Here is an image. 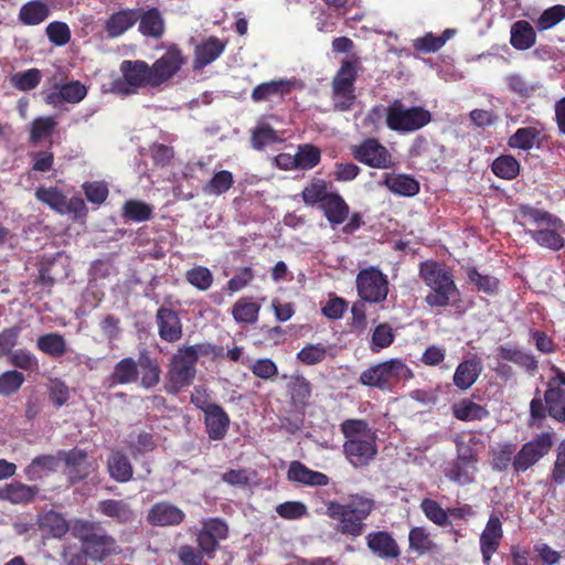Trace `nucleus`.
I'll use <instances>...</instances> for the list:
<instances>
[{"mask_svg": "<svg viewBox=\"0 0 565 565\" xmlns=\"http://www.w3.org/2000/svg\"><path fill=\"white\" fill-rule=\"evenodd\" d=\"M515 217L526 228L525 233L540 246L552 250L564 247L565 228L558 217L529 205H521Z\"/></svg>", "mask_w": 565, "mask_h": 565, "instance_id": "nucleus-1", "label": "nucleus"}, {"mask_svg": "<svg viewBox=\"0 0 565 565\" xmlns=\"http://www.w3.org/2000/svg\"><path fill=\"white\" fill-rule=\"evenodd\" d=\"M344 435L343 452L353 467L369 465L377 454L376 434L362 419H347L341 424Z\"/></svg>", "mask_w": 565, "mask_h": 565, "instance_id": "nucleus-2", "label": "nucleus"}, {"mask_svg": "<svg viewBox=\"0 0 565 565\" xmlns=\"http://www.w3.org/2000/svg\"><path fill=\"white\" fill-rule=\"evenodd\" d=\"M419 277L429 288L425 302L431 308H445L459 297L458 288L449 268L435 260L419 265Z\"/></svg>", "mask_w": 565, "mask_h": 565, "instance_id": "nucleus-3", "label": "nucleus"}, {"mask_svg": "<svg viewBox=\"0 0 565 565\" xmlns=\"http://www.w3.org/2000/svg\"><path fill=\"white\" fill-rule=\"evenodd\" d=\"M373 507L371 499L356 494L344 503L330 502L327 514L338 522V531L351 536H360L364 531L363 521L370 515Z\"/></svg>", "mask_w": 565, "mask_h": 565, "instance_id": "nucleus-4", "label": "nucleus"}, {"mask_svg": "<svg viewBox=\"0 0 565 565\" xmlns=\"http://www.w3.org/2000/svg\"><path fill=\"white\" fill-rule=\"evenodd\" d=\"M215 352L216 348L206 343L180 348L173 355L168 372L171 388L179 391L189 386L195 375V364L199 355H209Z\"/></svg>", "mask_w": 565, "mask_h": 565, "instance_id": "nucleus-5", "label": "nucleus"}, {"mask_svg": "<svg viewBox=\"0 0 565 565\" xmlns=\"http://www.w3.org/2000/svg\"><path fill=\"white\" fill-rule=\"evenodd\" d=\"M413 376L408 366L399 359L374 364L360 374V382L365 386L382 391L392 390L399 381Z\"/></svg>", "mask_w": 565, "mask_h": 565, "instance_id": "nucleus-6", "label": "nucleus"}, {"mask_svg": "<svg viewBox=\"0 0 565 565\" xmlns=\"http://www.w3.org/2000/svg\"><path fill=\"white\" fill-rule=\"evenodd\" d=\"M431 119L430 113L423 107L407 108L401 100H395L386 109V124L390 129L411 132L420 129Z\"/></svg>", "mask_w": 565, "mask_h": 565, "instance_id": "nucleus-7", "label": "nucleus"}, {"mask_svg": "<svg viewBox=\"0 0 565 565\" xmlns=\"http://www.w3.org/2000/svg\"><path fill=\"white\" fill-rule=\"evenodd\" d=\"M121 77L114 82L113 92L120 96L132 95L143 87H152L149 65L143 61H124Z\"/></svg>", "mask_w": 565, "mask_h": 565, "instance_id": "nucleus-8", "label": "nucleus"}, {"mask_svg": "<svg viewBox=\"0 0 565 565\" xmlns=\"http://www.w3.org/2000/svg\"><path fill=\"white\" fill-rule=\"evenodd\" d=\"M75 531L82 541L83 551L95 561H103L118 552L115 540L93 523L81 524Z\"/></svg>", "mask_w": 565, "mask_h": 565, "instance_id": "nucleus-9", "label": "nucleus"}, {"mask_svg": "<svg viewBox=\"0 0 565 565\" xmlns=\"http://www.w3.org/2000/svg\"><path fill=\"white\" fill-rule=\"evenodd\" d=\"M356 67L354 62L345 60L332 81V102L338 111H348L355 102L354 82Z\"/></svg>", "mask_w": 565, "mask_h": 565, "instance_id": "nucleus-10", "label": "nucleus"}, {"mask_svg": "<svg viewBox=\"0 0 565 565\" xmlns=\"http://www.w3.org/2000/svg\"><path fill=\"white\" fill-rule=\"evenodd\" d=\"M356 290L360 298L371 303L383 302L388 294V280L375 266L359 271L356 276Z\"/></svg>", "mask_w": 565, "mask_h": 565, "instance_id": "nucleus-11", "label": "nucleus"}, {"mask_svg": "<svg viewBox=\"0 0 565 565\" xmlns=\"http://www.w3.org/2000/svg\"><path fill=\"white\" fill-rule=\"evenodd\" d=\"M553 446L551 433H542L524 444L515 455L512 465L516 472H524L543 458Z\"/></svg>", "mask_w": 565, "mask_h": 565, "instance_id": "nucleus-12", "label": "nucleus"}, {"mask_svg": "<svg viewBox=\"0 0 565 565\" xmlns=\"http://www.w3.org/2000/svg\"><path fill=\"white\" fill-rule=\"evenodd\" d=\"M183 63L184 58L180 50L170 47L160 58L149 66L152 87L160 86L173 77L180 71Z\"/></svg>", "mask_w": 565, "mask_h": 565, "instance_id": "nucleus-13", "label": "nucleus"}, {"mask_svg": "<svg viewBox=\"0 0 565 565\" xmlns=\"http://www.w3.org/2000/svg\"><path fill=\"white\" fill-rule=\"evenodd\" d=\"M354 158L370 167L386 169L392 162L390 152L375 139H367L353 149Z\"/></svg>", "mask_w": 565, "mask_h": 565, "instance_id": "nucleus-14", "label": "nucleus"}, {"mask_svg": "<svg viewBox=\"0 0 565 565\" xmlns=\"http://www.w3.org/2000/svg\"><path fill=\"white\" fill-rule=\"evenodd\" d=\"M192 402L196 403L204 411L209 437L213 440L223 439L230 426V418L224 409L216 404L203 406L199 404V399L194 395H192Z\"/></svg>", "mask_w": 565, "mask_h": 565, "instance_id": "nucleus-15", "label": "nucleus"}, {"mask_svg": "<svg viewBox=\"0 0 565 565\" xmlns=\"http://www.w3.org/2000/svg\"><path fill=\"white\" fill-rule=\"evenodd\" d=\"M502 537V523L497 514H491L480 535V552L486 565L490 564L491 557L498 551Z\"/></svg>", "mask_w": 565, "mask_h": 565, "instance_id": "nucleus-16", "label": "nucleus"}, {"mask_svg": "<svg viewBox=\"0 0 565 565\" xmlns=\"http://www.w3.org/2000/svg\"><path fill=\"white\" fill-rule=\"evenodd\" d=\"M185 513L177 505L161 501L153 504L147 515V521L153 526H175L183 522Z\"/></svg>", "mask_w": 565, "mask_h": 565, "instance_id": "nucleus-17", "label": "nucleus"}, {"mask_svg": "<svg viewBox=\"0 0 565 565\" xmlns=\"http://www.w3.org/2000/svg\"><path fill=\"white\" fill-rule=\"evenodd\" d=\"M545 401L548 414L559 420L565 422V375L553 379L545 393Z\"/></svg>", "mask_w": 565, "mask_h": 565, "instance_id": "nucleus-18", "label": "nucleus"}, {"mask_svg": "<svg viewBox=\"0 0 565 565\" xmlns=\"http://www.w3.org/2000/svg\"><path fill=\"white\" fill-rule=\"evenodd\" d=\"M87 88L78 81H72L62 85H56L55 90L49 93L45 102L50 105H58L62 100L76 104L85 98Z\"/></svg>", "mask_w": 565, "mask_h": 565, "instance_id": "nucleus-19", "label": "nucleus"}, {"mask_svg": "<svg viewBox=\"0 0 565 565\" xmlns=\"http://www.w3.org/2000/svg\"><path fill=\"white\" fill-rule=\"evenodd\" d=\"M367 547L381 558H397L399 547L392 535L384 531L373 532L366 536Z\"/></svg>", "mask_w": 565, "mask_h": 565, "instance_id": "nucleus-20", "label": "nucleus"}, {"mask_svg": "<svg viewBox=\"0 0 565 565\" xmlns=\"http://www.w3.org/2000/svg\"><path fill=\"white\" fill-rule=\"evenodd\" d=\"M159 335L168 342H175L182 337V327L178 315L171 309L160 308L157 311Z\"/></svg>", "mask_w": 565, "mask_h": 565, "instance_id": "nucleus-21", "label": "nucleus"}, {"mask_svg": "<svg viewBox=\"0 0 565 565\" xmlns=\"http://www.w3.org/2000/svg\"><path fill=\"white\" fill-rule=\"evenodd\" d=\"M292 88V82L276 79L257 85L252 92V99L256 103L281 98Z\"/></svg>", "mask_w": 565, "mask_h": 565, "instance_id": "nucleus-22", "label": "nucleus"}, {"mask_svg": "<svg viewBox=\"0 0 565 565\" xmlns=\"http://www.w3.org/2000/svg\"><path fill=\"white\" fill-rule=\"evenodd\" d=\"M288 479L311 487L329 484V477L327 475L310 470L299 461H292L290 463Z\"/></svg>", "mask_w": 565, "mask_h": 565, "instance_id": "nucleus-23", "label": "nucleus"}, {"mask_svg": "<svg viewBox=\"0 0 565 565\" xmlns=\"http://www.w3.org/2000/svg\"><path fill=\"white\" fill-rule=\"evenodd\" d=\"M139 19V11L122 10L109 17L105 30L109 38H118L129 30Z\"/></svg>", "mask_w": 565, "mask_h": 565, "instance_id": "nucleus-24", "label": "nucleus"}, {"mask_svg": "<svg viewBox=\"0 0 565 565\" xmlns=\"http://www.w3.org/2000/svg\"><path fill=\"white\" fill-rule=\"evenodd\" d=\"M482 372V364L478 359L461 362L454 374V384L460 390L471 387Z\"/></svg>", "mask_w": 565, "mask_h": 565, "instance_id": "nucleus-25", "label": "nucleus"}, {"mask_svg": "<svg viewBox=\"0 0 565 565\" xmlns=\"http://www.w3.org/2000/svg\"><path fill=\"white\" fill-rule=\"evenodd\" d=\"M36 487L26 486L21 482H11L0 488V499L12 504H24L31 502L38 494Z\"/></svg>", "mask_w": 565, "mask_h": 565, "instance_id": "nucleus-26", "label": "nucleus"}, {"mask_svg": "<svg viewBox=\"0 0 565 565\" xmlns=\"http://www.w3.org/2000/svg\"><path fill=\"white\" fill-rule=\"evenodd\" d=\"M97 511L118 523H127L134 520L135 513L129 503L124 500H103L97 505Z\"/></svg>", "mask_w": 565, "mask_h": 565, "instance_id": "nucleus-27", "label": "nucleus"}, {"mask_svg": "<svg viewBox=\"0 0 565 565\" xmlns=\"http://www.w3.org/2000/svg\"><path fill=\"white\" fill-rule=\"evenodd\" d=\"M107 470L117 482H127L132 478V466L128 457L120 451H111L107 458Z\"/></svg>", "mask_w": 565, "mask_h": 565, "instance_id": "nucleus-28", "label": "nucleus"}, {"mask_svg": "<svg viewBox=\"0 0 565 565\" xmlns=\"http://www.w3.org/2000/svg\"><path fill=\"white\" fill-rule=\"evenodd\" d=\"M224 51V43L216 38H210L195 49L194 68H202L215 61Z\"/></svg>", "mask_w": 565, "mask_h": 565, "instance_id": "nucleus-29", "label": "nucleus"}, {"mask_svg": "<svg viewBox=\"0 0 565 565\" xmlns=\"http://www.w3.org/2000/svg\"><path fill=\"white\" fill-rule=\"evenodd\" d=\"M139 31L142 35L159 39L164 32V21L158 9L139 13Z\"/></svg>", "mask_w": 565, "mask_h": 565, "instance_id": "nucleus-30", "label": "nucleus"}, {"mask_svg": "<svg viewBox=\"0 0 565 565\" xmlns=\"http://www.w3.org/2000/svg\"><path fill=\"white\" fill-rule=\"evenodd\" d=\"M498 359L512 362L526 371H533L537 367L535 358L519 348L501 345L498 348Z\"/></svg>", "mask_w": 565, "mask_h": 565, "instance_id": "nucleus-31", "label": "nucleus"}, {"mask_svg": "<svg viewBox=\"0 0 565 565\" xmlns=\"http://www.w3.org/2000/svg\"><path fill=\"white\" fill-rule=\"evenodd\" d=\"M535 39V31L527 21L520 20L512 24L510 43L513 47L527 50L534 45Z\"/></svg>", "mask_w": 565, "mask_h": 565, "instance_id": "nucleus-32", "label": "nucleus"}, {"mask_svg": "<svg viewBox=\"0 0 565 565\" xmlns=\"http://www.w3.org/2000/svg\"><path fill=\"white\" fill-rule=\"evenodd\" d=\"M321 209L332 225H339L343 223L349 215L348 204L337 193H330L321 205Z\"/></svg>", "mask_w": 565, "mask_h": 565, "instance_id": "nucleus-33", "label": "nucleus"}, {"mask_svg": "<svg viewBox=\"0 0 565 565\" xmlns=\"http://www.w3.org/2000/svg\"><path fill=\"white\" fill-rule=\"evenodd\" d=\"M479 438L473 434H463L456 439L457 460L462 465H475L478 457Z\"/></svg>", "mask_w": 565, "mask_h": 565, "instance_id": "nucleus-34", "label": "nucleus"}, {"mask_svg": "<svg viewBox=\"0 0 565 565\" xmlns=\"http://www.w3.org/2000/svg\"><path fill=\"white\" fill-rule=\"evenodd\" d=\"M60 460L52 455L35 457L25 468L24 473L31 481L41 479L45 473L56 470Z\"/></svg>", "mask_w": 565, "mask_h": 565, "instance_id": "nucleus-35", "label": "nucleus"}, {"mask_svg": "<svg viewBox=\"0 0 565 565\" xmlns=\"http://www.w3.org/2000/svg\"><path fill=\"white\" fill-rule=\"evenodd\" d=\"M259 310L260 305L249 298H241L234 303L232 315L237 323L253 324L258 320Z\"/></svg>", "mask_w": 565, "mask_h": 565, "instance_id": "nucleus-36", "label": "nucleus"}, {"mask_svg": "<svg viewBox=\"0 0 565 565\" xmlns=\"http://www.w3.org/2000/svg\"><path fill=\"white\" fill-rule=\"evenodd\" d=\"M36 347L40 351L53 358L64 355L67 350L64 337L57 332L41 335L36 341Z\"/></svg>", "mask_w": 565, "mask_h": 565, "instance_id": "nucleus-37", "label": "nucleus"}, {"mask_svg": "<svg viewBox=\"0 0 565 565\" xmlns=\"http://www.w3.org/2000/svg\"><path fill=\"white\" fill-rule=\"evenodd\" d=\"M49 15L47 6L40 1L33 0L25 3L19 13L20 20L28 25H35L43 22Z\"/></svg>", "mask_w": 565, "mask_h": 565, "instance_id": "nucleus-38", "label": "nucleus"}, {"mask_svg": "<svg viewBox=\"0 0 565 565\" xmlns=\"http://www.w3.org/2000/svg\"><path fill=\"white\" fill-rule=\"evenodd\" d=\"M384 184L394 193L404 195V196H413L417 194L419 190L418 182L404 174L387 177L384 181Z\"/></svg>", "mask_w": 565, "mask_h": 565, "instance_id": "nucleus-39", "label": "nucleus"}, {"mask_svg": "<svg viewBox=\"0 0 565 565\" xmlns=\"http://www.w3.org/2000/svg\"><path fill=\"white\" fill-rule=\"evenodd\" d=\"M141 373L140 384L145 388H151L160 382V367L152 359L146 354H141L139 358L138 372Z\"/></svg>", "mask_w": 565, "mask_h": 565, "instance_id": "nucleus-40", "label": "nucleus"}, {"mask_svg": "<svg viewBox=\"0 0 565 565\" xmlns=\"http://www.w3.org/2000/svg\"><path fill=\"white\" fill-rule=\"evenodd\" d=\"M35 196L60 214H64L68 210L66 198L55 188H39Z\"/></svg>", "mask_w": 565, "mask_h": 565, "instance_id": "nucleus-41", "label": "nucleus"}, {"mask_svg": "<svg viewBox=\"0 0 565 565\" xmlns=\"http://www.w3.org/2000/svg\"><path fill=\"white\" fill-rule=\"evenodd\" d=\"M491 169L497 177L505 180H512L520 172V163L514 157L503 154L492 162Z\"/></svg>", "mask_w": 565, "mask_h": 565, "instance_id": "nucleus-42", "label": "nucleus"}, {"mask_svg": "<svg viewBox=\"0 0 565 565\" xmlns=\"http://www.w3.org/2000/svg\"><path fill=\"white\" fill-rule=\"evenodd\" d=\"M139 362L136 363L131 358L119 361L114 370L113 379L119 384L135 383L138 380Z\"/></svg>", "mask_w": 565, "mask_h": 565, "instance_id": "nucleus-43", "label": "nucleus"}, {"mask_svg": "<svg viewBox=\"0 0 565 565\" xmlns=\"http://www.w3.org/2000/svg\"><path fill=\"white\" fill-rule=\"evenodd\" d=\"M409 548L418 554H425L435 548L430 533L422 526L413 527L408 534Z\"/></svg>", "mask_w": 565, "mask_h": 565, "instance_id": "nucleus-44", "label": "nucleus"}, {"mask_svg": "<svg viewBox=\"0 0 565 565\" xmlns=\"http://www.w3.org/2000/svg\"><path fill=\"white\" fill-rule=\"evenodd\" d=\"M152 206L138 200H128L122 206V217L132 222H145L152 215Z\"/></svg>", "mask_w": 565, "mask_h": 565, "instance_id": "nucleus-45", "label": "nucleus"}, {"mask_svg": "<svg viewBox=\"0 0 565 565\" xmlns=\"http://www.w3.org/2000/svg\"><path fill=\"white\" fill-rule=\"evenodd\" d=\"M476 472L477 467L475 465H462L460 460L456 459L447 469L446 477L460 486H466L473 481Z\"/></svg>", "mask_w": 565, "mask_h": 565, "instance_id": "nucleus-46", "label": "nucleus"}, {"mask_svg": "<svg viewBox=\"0 0 565 565\" xmlns=\"http://www.w3.org/2000/svg\"><path fill=\"white\" fill-rule=\"evenodd\" d=\"M454 414L460 420H476L484 418L488 411L475 402L463 399L454 405Z\"/></svg>", "mask_w": 565, "mask_h": 565, "instance_id": "nucleus-47", "label": "nucleus"}, {"mask_svg": "<svg viewBox=\"0 0 565 565\" xmlns=\"http://www.w3.org/2000/svg\"><path fill=\"white\" fill-rule=\"evenodd\" d=\"M539 130L533 127L520 128L510 138L509 146L522 150H530L539 140Z\"/></svg>", "mask_w": 565, "mask_h": 565, "instance_id": "nucleus-48", "label": "nucleus"}, {"mask_svg": "<svg viewBox=\"0 0 565 565\" xmlns=\"http://www.w3.org/2000/svg\"><path fill=\"white\" fill-rule=\"evenodd\" d=\"M233 183V174L227 170H222L203 186V192L209 195H221L231 189Z\"/></svg>", "mask_w": 565, "mask_h": 565, "instance_id": "nucleus-49", "label": "nucleus"}, {"mask_svg": "<svg viewBox=\"0 0 565 565\" xmlns=\"http://www.w3.org/2000/svg\"><path fill=\"white\" fill-rule=\"evenodd\" d=\"M329 194L326 182L319 179L312 180L302 190V199L305 203L309 205H313L316 203H321L322 205Z\"/></svg>", "mask_w": 565, "mask_h": 565, "instance_id": "nucleus-50", "label": "nucleus"}, {"mask_svg": "<svg viewBox=\"0 0 565 565\" xmlns=\"http://www.w3.org/2000/svg\"><path fill=\"white\" fill-rule=\"evenodd\" d=\"M40 526L49 531L54 537H61L68 530L66 521L58 513L53 511L40 518Z\"/></svg>", "mask_w": 565, "mask_h": 565, "instance_id": "nucleus-51", "label": "nucleus"}, {"mask_svg": "<svg viewBox=\"0 0 565 565\" xmlns=\"http://www.w3.org/2000/svg\"><path fill=\"white\" fill-rule=\"evenodd\" d=\"M41 77V72L38 68H31L13 74L10 82L20 90H31L39 85Z\"/></svg>", "mask_w": 565, "mask_h": 565, "instance_id": "nucleus-52", "label": "nucleus"}, {"mask_svg": "<svg viewBox=\"0 0 565 565\" xmlns=\"http://www.w3.org/2000/svg\"><path fill=\"white\" fill-rule=\"evenodd\" d=\"M420 509L426 518L435 524L439 526L449 524L448 511L444 510L438 502L431 499H424L420 503Z\"/></svg>", "mask_w": 565, "mask_h": 565, "instance_id": "nucleus-53", "label": "nucleus"}, {"mask_svg": "<svg viewBox=\"0 0 565 565\" xmlns=\"http://www.w3.org/2000/svg\"><path fill=\"white\" fill-rule=\"evenodd\" d=\"M320 150L312 145L299 146L296 152L297 168L309 170L316 167L320 161Z\"/></svg>", "mask_w": 565, "mask_h": 565, "instance_id": "nucleus-54", "label": "nucleus"}, {"mask_svg": "<svg viewBox=\"0 0 565 565\" xmlns=\"http://www.w3.org/2000/svg\"><path fill=\"white\" fill-rule=\"evenodd\" d=\"M327 352L328 347L324 344H308L298 352L297 358L306 365H315L326 359Z\"/></svg>", "mask_w": 565, "mask_h": 565, "instance_id": "nucleus-55", "label": "nucleus"}, {"mask_svg": "<svg viewBox=\"0 0 565 565\" xmlns=\"http://www.w3.org/2000/svg\"><path fill=\"white\" fill-rule=\"evenodd\" d=\"M186 280L199 290L205 291L213 284V275L204 266H195L186 271Z\"/></svg>", "mask_w": 565, "mask_h": 565, "instance_id": "nucleus-56", "label": "nucleus"}, {"mask_svg": "<svg viewBox=\"0 0 565 565\" xmlns=\"http://www.w3.org/2000/svg\"><path fill=\"white\" fill-rule=\"evenodd\" d=\"M55 126L56 121L53 117H39L34 119L31 126L32 142L38 143L43 139L49 138Z\"/></svg>", "mask_w": 565, "mask_h": 565, "instance_id": "nucleus-57", "label": "nucleus"}, {"mask_svg": "<svg viewBox=\"0 0 565 565\" xmlns=\"http://www.w3.org/2000/svg\"><path fill=\"white\" fill-rule=\"evenodd\" d=\"M393 340L394 333L392 327L387 323H381L375 328L372 334L371 350L379 352L381 349L390 347Z\"/></svg>", "mask_w": 565, "mask_h": 565, "instance_id": "nucleus-58", "label": "nucleus"}, {"mask_svg": "<svg viewBox=\"0 0 565 565\" xmlns=\"http://www.w3.org/2000/svg\"><path fill=\"white\" fill-rule=\"evenodd\" d=\"M565 19V7L554 6L545 10L536 21L540 31L548 30Z\"/></svg>", "mask_w": 565, "mask_h": 565, "instance_id": "nucleus-59", "label": "nucleus"}, {"mask_svg": "<svg viewBox=\"0 0 565 565\" xmlns=\"http://www.w3.org/2000/svg\"><path fill=\"white\" fill-rule=\"evenodd\" d=\"M24 382V376L18 371H6L0 375V394L9 396L15 393Z\"/></svg>", "mask_w": 565, "mask_h": 565, "instance_id": "nucleus-60", "label": "nucleus"}, {"mask_svg": "<svg viewBox=\"0 0 565 565\" xmlns=\"http://www.w3.org/2000/svg\"><path fill=\"white\" fill-rule=\"evenodd\" d=\"M46 34L49 40L57 45H65L71 39V30L64 22L54 21L46 26Z\"/></svg>", "mask_w": 565, "mask_h": 565, "instance_id": "nucleus-61", "label": "nucleus"}, {"mask_svg": "<svg viewBox=\"0 0 565 565\" xmlns=\"http://www.w3.org/2000/svg\"><path fill=\"white\" fill-rule=\"evenodd\" d=\"M279 141L275 130L268 125H259L253 132L252 143L255 149H263L267 145Z\"/></svg>", "mask_w": 565, "mask_h": 565, "instance_id": "nucleus-62", "label": "nucleus"}, {"mask_svg": "<svg viewBox=\"0 0 565 565\" xmlns=\"http://www.w3.org/2000/svg\"><path fill=\"white\" fill-rule=\"evenodd\" d=\"M10 362L17 367L25 371H35L39 369L38 358L33 353L25 350H17L12 352Z\"/></svg>", "mask_w": 565, "mask_h": 565, "instance_id": "nucleus-63", "label": "nucleus"}, {"mask_svg": "<svg viewBox=\"0 0 565 565\" xmlns=\"http://www.w3.org/2000/svg\"><path fill=\"white\" fill-rule=\"evenodd\" d=\"M279 516L287 520H297L307 514V508L298 501H289L276 507Z\"/></svg>", "mask_w": 565, "mask_h": 565, "instance_id": "nucleus-64", "label": "nucleus"}]
</instances>
